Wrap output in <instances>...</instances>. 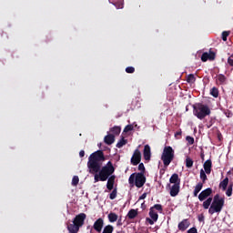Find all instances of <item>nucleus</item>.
Returning a JSON list of instances; mask_svg holds the SVG:
<instances>
[{
	"instance_id": "nucleus-1",
	"label": "nucleus",
	"mask_w": 233,
	"mask_h": 233,
	"mask_svg": "<svg viewBox=\"0 0 233 233\" xmlns=\"http://www.w3.org/2000/svg\"><path fill=\"white\" fill-rule=\"evenodd\" d=\"M105 153L103 150H97L92 153L88 157L87 167L90 174L99 173L100 181H106L114 172L116 168L111 161H108L102 168L103 161H105Z\"/></svg>"
},
{
	"instance_id": "nucleus-2",
	"label": "nucleus",
	"mask_w": 233,
	"mask_h": 233,
	"mask_svg": "<svg viewBox=\"0 0 233 233\" xmlns=\"http://www.w3.org/2000/svg\"><path fill=\"white\" fill-rule=\"evenodd\" d=\"M210 107L207 104L196 103L193 105V115L198 117V119H205L207 116H210Z\"/></svg>"
},
{
	"instance_id": "nucleus-3",
	"label": "nucleus",
	"mask_w": 233,
	"mask_h": 233,
	"mask_svg": "<svg viewBox=\"0 0 233 233\" xmlns=\"http://www.w3.org/2000/svg\"><path fill=\"white\" fill-rule=\"evenodd\" d=\"M85 219H86V214L80 213L76 215L73 220V224L67 226V230L70 233H78L79 228L85 225Z\"/></svg>"
},
{
	"instance_id": "nucleus-4",
	"label": "nucleus",
	"mask_w": 233,
	"mask_h": 233,
	"mask_svg": "<svg viewBox=\"0 0 233 233\" xmlns=\"http://www.w3.org/2000/svg\"><path fill=\"white\" fill-rule=\"evenodd\" d=\"M225 207V198H221L219 194H217L213 198V201L211 203V206L208 209V214H219L221 210H223V208Z\"/></svg>"
},
{
	"instance_id": "nucleus-5",
	"label": "nucleus",
	"mask_w": 233,
	"mask_h": 233,
	"mask_svg": "<svg viewBox=\"0 0 233 233\" xmlns=\"http://www.w3.org/2000/svg\"><path fill=\"white\" fill-rule=\"evenodd\" d=\"M129 185H135L137 188H141L147 183L145 173H133L128 178Z\"/></svg>"
},
{
	"instance_id": "nucleus-6",
	"label": "nucleus",
	"mask_w": 233,
	"mask_h": 233,
	"mask_svg": "<svg viewBox=\"0 0 233 233\" xmlns=\"http://www.w3.org/2000/svg\"><path fill=\"white\" fill-rule=\"evenodd\" d=\"M175 151L170 146H166L163 149L161 160L163 161L165 168L174 161Z\"/></svg>"
},
{
	"instance_id": "nucleus-7",
	"label": "nucleus",
	"mask_w": 233,
	"mask_h": 233,
	"mask_svg": "<svg viewBox=\"0 0 233 233\" xmlns=\"http://www.w3.org/2000/svg\"><path fill=\"white\" fill-rule=\"evenodd\" d=\"M149 217L151 218H146V221H147V223H149V225H154V223H156V221H157V219H159V215H157V212H156V210H154V208H150Z\"/></svg>"
},
{
	"instance_id": "nucleus-8",
	"label": "nucleus",
	"mask_w": 233,
	"mask_h": 233,
	"mask_svg": "<svg viewBox=\"0 0 233 233\" xmlns=\"http://www.w3.org/2000/svg\"><path fill=\"white\" fill-rule=\"evenodd\" d=\"M139 163H141V151H139V149H136L131 157V165L137 167Z\"/></svg>"
},
{
	"instance_id": "nucleus-9",
	"label": "nucleus",
	"mask_w": 233,
	"mask_h": 233,
	"mask_svg": "<svg viewBox=\"0 0 233 233\" xmlns=\"http://www.w3.org/2000/svg\"><path fill=\"white\" fill-rule=\"evenodd\" d=\"M212 192H213V190L211 187H208V188L202 190L198 195L199 201H205V199H208V198H210V196H212Z\"/></svg>"
},
{
	"instance_id": "nucleus-10",
	"label": "nucleus",
	"mask_w": 233,
	"mask_h": 233,
	"mask_svg": "<svg viewBox=\"0 0 233 233\" xmlns=\"http://www.w3.org/2000/svg\"><path fill=\"white\" fill-rule=\"evenodd\" d=\"M216 59V53L214 51L205 52L201 56V61L207 63V61H214Z\"/></svg>"
},
{
	"instance_id": "nucleus-11",
	"label": "nucleus",
	"mask_w": 233,
	"mask_h": 233,
	"mask_svg": "<svg viewBox=\"0 0 233 233\" xmlns=\"http://www.w3.org/2000/svg\"><path fill=\"white\" fill-rule=\"evenodd\" d=\"M188 227H190V221L188 218H185L178 223V230H181V232H185Z\"/></svg>"
},
{
	"instance_id": "nucleus-12",
	"label": "nucleus",
	"mask_w": 233,
	"mask_h": 233,
	"mask_svg": "<svg viewBox=\"0 0 233 233\" xmlns=\"http://www.w3.org/2000/svg\"><path fill=\"white\" fill-rule=\"evenodd\" d=\"M103 225H105V222L103 221V218H98L93 225V228L96 232H101L103 230Z\"/></svg>"
},
{
	"instance_id": "nucleus-13",
	"label": "nucleus",
	"mask_w": 233,
	"mask_h": 233,
	"mask_svg": "<svg viewBox=\"0 0 233 233\" xmlns=\"http://www.w3.org/2000/svg\"><path fill=\"white\" fill-rule=\"evenodd\" d=\"M180 185L181 184H174L171 187L170 192H169L171 198H176V196H177V194H179Z\"/></svg>"
},
{
	"instance_id": "nucleus-14",
	"label": "nucleus",
	"mask_w": 233,
	"mask_h": 233,
	"mask_svg": "<svg viewBox=\"0 0 233 233\" xmlns=\"http://www.w3.org/2000/svg\"><path fill=\"white\" fill-rule=\"evenodd\" d=\"M143 156H144V159L146 161H150V157L152 156L151 152H150V146L146 145L144 147V151H143Z\"/></svg>"
},
{
	"instance_id": "nucleus-15",
	"label": "nucleus",
	"mask_w": 233,
	"mask_h": 233,
	"mask_svg": "<svg viewBox=\"0 0 233 233\" xmlns=\"http://www.w3.org/2000/svg\"><path fill=\"white\" fill-rule=\"evenodd\" d=\"M169 183L173 185H181V178H179V175H177V173L173 174L169 178Z\"/></svg>"
},
{
	"instance_id": "nucleus-16",
	"label": "nucleus",
	"mask_w": 233,
	"mask_h": 233,
	"mask_svg": "<svg viewBox=\"0 0 233 233\" xmlns=\"http://www.w3.org/2000/svg\"><path fill=\"white\" fill-rule=\"evenodd\" d=\"M114 183H116V176L112 175L107 178V183H106L107 190H114Z\"/></svg>"
},
{
	"instance_id": "nucleus-17",
	"label": "nucleus",
	"mask_w": 233,
	"mask_h": 233,
	"mask_svg": "<svg viewBox=\"0 0 233 233\" xmlns=\"http://www.w3.org/2000/svg\"><path fill=\"white\" fill-rule=\"evenodd\" d=\"M109 3H111V5H114V6H116V8L117 9L124 8L125 5L124 0H109Z\"/></svg>"
},
{
	"instance_id": "nucleus-18",
	"label": "nucleus",
	"mask_w": 233,
	"mask_h": 233,
	"mask_svg": "<svg viewBox=\"0 0 233 233\" xmlns=\"http://www.w3.org/2000/svg\"><path fill=\"white\" fill-rule=\"evenodd\" d=\"M204 170H205L206 174H210V172H212V160L208 159L204 163Z\"/></svg>"
},
{
	"instance_id": "nucleus-19",
	"label": "nucleus",
	"mask_w": 233,
	"mask_h": 233,
	"mask_svg": "<svg viewBox=\"0 0 233 233\" xmlns=\"http://www.w3.org/2000/svg\"><path fill=\"white\" fill-rule=\"evenodd\" d=\"M116 141V137L112 134H109L105 137L104 142L106 145H113V143Z\"/></svg>"
},
{
	"instance_id": "nucleus-20",
	"label": "nucleus",
	"mask_w": 233,
	"mask_h": 233,
	"mask_svg": "<svg viewBox=\"0 0 233 233\" xmlns=\"http://www.w3.org/2000/svg\"><path fill=\"white\" fill-rule=\"evenodd\" d=\"M203 189V183L198 182L194 188L193 191V196L194 198H198V194H199L201 192V190Z\"/></svg>"
},
{
	"instance_id": "nucleus-21",
	"label": "nucleus",
	"mask_w": 233,
	"mask_h": 233,
	"mask_svg": "<svg viewBox=\"0 0 233 233\" xmlns=\"http://www.w3.org/2000/svg\"><path fill=\"white\" fill-rule=\"evenodd\" d=\"M210 205H212V197L206 198L202 204V207L205 208V210H208V208L211 207Z\"/></svg>"
},
{
	"instance_id": "nucleus-22",
	"label": "nucleus",
	"mask_w": 233,
	"mask_h": 233,
	"mask_svg": "<svg viewBox=\"0 0 233 233\" xmlns=\"http://www.w3.org/2000/svg\"><path fill=\"white\" fill-rule=\"evenodd\" d=\"M128 219H135L137 218V209H130L127 213Z\"/></svg>"
},
{
	"instance_id": "nucleus-23",
	"label": "nucleus",
	"mask_w": 233,
	"mask_h": 233,
	"mask_svg": "<svg viewBox=\"0 0 233 233\" xmlns=\"http://www.w3.org/2000/svg\"><path fill=\"white\" fill-rule=\"evenodd\" d=\"M217 81H218L219 85H225L227 82V76L223 74H219L217 76Z\"/></svg>"
},
{
	"instance_id": "nucleus-24",
	"label": "nucleus",
	"mask_w": 233,
	"mask_h": 233,
	"mask_svg": "<svg viewBox=\"0 0 233 233\" xmlns=\"http://www.w3.org/2000/svg\"><path fill=\"white\" fill-rule=\"evenodd\" d=\"M110 132L114 134L115 136H119L121 134V127L119 126H115L110 128Z\"/></svg>"
},
{
	"instance_id": "nucleus-25",
	"label": "nucleus",
	"mask_w": 233,
	"mask_h": 233,
	"mask_svg": "<svg viewBox=\"0 0 233 233\" xmlns=\"http://www.w3.org/2000/svg\"><path fill=\"white\" fill-rule=\"evenodd\" d=\"M227 187H228V177H226V178L219 183V187L222 188V190H227Z\"/></svg>"
},
{
	"instance_id": "nucleus-26",
	"label": "nucleus",
	"mask_w": 233,
	"mask_h": 233,
	"mask_svg": "<svg viewBox=\"0 0 233 233\" xmlns=\"http://www.w3.org/2000/svg\"><path fill=\"white\" fill-rule=\"evenodd\" d=\"M127 143H128V140L122 137V138L116 144V148H123Z\"/></svg>"
},
{
	"instance_id": "nucleus-27",
	"label": "nucleus",
	"mask_w": 233,
	"mask_h": 233,
	"mask_svg": "<svg viewBox=\"0 0 233 233\" xmlns=\"http://www.w3.org/2000/svg\"><path fill=\"white\" fill-rule=\"evenodd\" d=\"M186 167L187 168H192L194 167V160L190 157H186Z\"/></svg>"
},
{
	"instance_id": "nucleus-28",
	"label": "nucleus",
	"mask_w": 233,
	"mask_h": 233,
	"mask_svg": "<svg viewBox=\"0 0 233 233\" xmlns=\"http://www.w3.org/2000/svg\"><path fill=\"white\" fill-rule=\"evenodd\" d=\"M108 220L110 221V223H116V221H117V214L109 213L108 214Z\"/></svg>"
},
{
	"instance_id": "nucleus-29",
	"label": "nucleus",
	"mask_w": 233,
	"mask_h": 233,
	"mask_svg": "<svg viewBox=\"0 0 233 233\" xmlns=\"http://www.w3.org/2000/svg\"><path fill=\"white\" fill-rule=\"evenodd\" d=\"M200 179H202L201 183H203V185H205L207 179H208V177H207V172H205V170L203 169L200 170Z\"/></svg>"
},
{
	"instance_id": "nucleus-30",
	"label": "nucleus",
	"mask_w": 233,
	"mask_h": 233,
	"mask_svg": "<svg viewBox=\"0 0 233 233\" xmlns=\"http://www.w3.org/2000/svg\"><path fill=\"white\" fill-rule=\"evenodd\" d=\"M210 95H211L213 97H218V96H219V89H218V87H213V88L210 90Z\"/></svg>"
},
{
	"instance_id": "nucleus-31",
	"label": "nucleus",
	"mask_w": 233,
	"mask_h": 233,
	"mask_svg": "<svg viewBox=\"0 0 233 233\" xmlns=\"http://www.w3.org/2000/svg\"><path fill=\"white\" fill-rule=\"evenodd\" d=\"M114 232V227L112 225H107L104 228V230L102 233H112Z\"/></svg>"
},
{
	"instance_id": "nucleus-32",
	"label": "nucleus",
	"mask_w": 233,
	"mask_h": 233,
	"mask_svg": "<svg viewBox=\"0 0 233 233\" xmlns=\"http://www.w3.org/2000/svg\"><path fill=\"white\" fill-rule=\"evenodd\" d=\"M187 83H196V76L194 74H189L187 77Z\"/></svg>"
},
{
	"instance_id": "nucleus-33",
	"label": "nucleus",
	"mask_w": 233,
	"mask_h": 233,
	"mask_svg": "<svg viewBox=\"0 0 233 233\" xmlns=\"http://www.w3.org/2000/svg\"><path fill=\"white\" fill-rule=\"evenodd\" d=\"M151 208H153V210H157L160 214L163 212V206H161V204H156Z\"/></svg>"
},
{
	"instance_id": "nucleus-34",
	"label": "nucleus",
	"mask_w": 233,
	"mask_h": 233,
	"mask_svg": "<svg viewBox=\"0 0 233 233\" xmlns=\"http://www.w3.org/2000/svg\"><path fill=\"white\" fill-rule=\"evenodd\" d=\"M72 185H73V187H77V185H79V177H77V176L73 177Z\"/></svg>"
},
{
	"instance_id": "nucleus-35",
	"label": "nucleus",
	"mask_w": 233,
	"mask_h": 233,
	"mask_svg": "<svg viewBox=\"0 0 233 233\" xmlns=\"http://www.w3.org/2000/svg\"><path fill=\"white\" fill-rule=\"evenodd\" d=\"M116 198H117V188H114L109 195L110 199H116Z\"/></svg>"
},
{
	"instance_id": "nucleus-36",
	"label": "nucleus",
	"mask_w": 233,
	"mask_h": 233,
	"mask_svg": "<svg viewBox=\"0 0 233 233\" xmlns=\"http://www.w3.org/2000/svg\"><path fill=\"white\" fill-rule=\"evenodd\" d=\"M228 35H230V32L229 31L222 32V41H227V38L228 37Z\"/></svg>"
},
{
	"instance_id": "nucleus-37",
	"label": "nucleus",
	"mask_w": 233,
	"mask_h": 233,
	"mask_svg": "<svg viewBox=\"0 0 233 233\" xmlns=\"http://www.w3.org/2000/svg\"><path fill=\"white\" fill-rule=\"evenodd\" d=\"M226 196H228V198H230V196H232V184H230L226 191Z\"/></svg>"
},
{
	"instance_id": "nucleus-38",
	"label": "nucleus",
	"mask_w": 233,
	"mask_h": 233,
	"mask_svg": "<svg viewBox=\"0 0 233 233\" xmlns=\"http://www.w3.org/2000/svg\"><path fill=\"white\" fill-rule=\"evenodd\" d=\"M127 74H134L136 72V68L134 66H128L126 68Z\"/></svg>"
},
{
	"instance_id": "nucleus-39",
	"label": "nucleus",
	"mask_w": 233,
	"mask_h": 233,
	"mask_svg": "<svg viewBox=\"0 0 233 233\" xmlns=\"http://www.w3.org/2000/svg\"><path fill=\"white\" fill-rule=\"evenodd\" d=\"M132 130H134V126L132 125H127L126 126V127L124 128V132H132Z\"/></svg>"
},
{
	"instance_id": "nucleus-40",
	"label": "nucleus",
	"mask_w": 233,
	"mask_h": 233,
	"mask_svg": "<svg viewBox=\"0 0 233 233\" xmlns=\"http://www.w3.org/2000/svg\"><path fill=\"white\" fill-rule=\"evenodd\" d=\"M138 170L140 171V173L145 174V164L139 162Z\"/></svg>"
},
{
	"instance_id": "nucleus-41",
	"label": "nucleus",
	"mask_w": 233,
	"mask_h": 233,
	"mask_svg": "<svg viewBox=\"0 0 233 233\" xmlns=\"http://www.w3.org/2000/svg\"><path fill=\"white\" fill-rule=\"evenodd\" d=\"M186 140L187 141L188 145H194V137L187 136Z\"/></svg>"
},
{
	"instance_id": "nucleus-42",
	"label": "nucleus",
	"mask_w": 233,
	"mask_h": 233,
	"mask_svg": "<svg viewBox=\"0 0 233 233\" xmlns=\"http://www.w3.org/2000/svg\"><path fill=\"white\" fill-rule=\"evenodd\" d=\"M228 64L233 67V54L228 58Z\"/></svg>"
},
{
	"instance_id": "nucleus-43",
	"label": "nucleus",
	"mask_w": 233,
	"mask_h": 233,
	"mask_svg": "<svg viewBox=\"0 0 233 233\" xmlns=\"http://www.w3.org/2000/svg\"><path fill=\"white\" fill-rule=\"evenodd\" d=\"M181 134H182L181 130L177 131V132L175 133V137H176L177 139H179V138L181 137Z\"/></svg>"
},
{
	"instance_id": "nucleus-44",
	"label": "nucleus",
	"mask_w": 233,
	"mask_h": 233,
	"mask_svg": "<svg viewBox=\"0 0 233 233\" xmlns=\"http://www.w3.org/2000/svg\"><path fill=\"white\" fill-rule=\"evenodd\" d=\"M98 181H101V178L99 177V173L95 175V183H97Z\"/></svg>"
},
{
	"instance_id": "nucleus-45",
	"label": "nucleus",
	"mask_w": 233,
	"mask_h": 233,
	"mask_svg": "<svg viewBox=\"0 0 233 233\" xmlns=\"http://www.w3.org/2000/svg\"><path fill=\"white\" fill-rule=\"evenodd\" d=\"M225 115H226L228 117H232V116H233L232 112H230V111H228V110L225 112Z\"/></svg>"
},
{
	"instance_id": "nucleus-46",
	"label": "nucleus",
	"mask_w": 233,
	"mask_h": 233,
	"mask_svg": "<svg viewBox=\"0 0 233 233\" xmlns=\"http://www.w3.org/2000/svg\"><path fill=\"white\" fill-rule=\"evenodd\" d=\"M198 221L201 223V221H205V217L203 215L198 216Z\"/></svg>"
},
{
	"instance_id": "nucleus-47",
	"label": "nucleus",
	"mask_w": 233,
	"mask_h": 233,
	"mask_svg": "<svg viewBox=\"0 0 233 233\" xmlns=\"http://www.w3.org/2000/svg\"><path fill=\"white\" fill-rule=\"evenodd\" d=\"M147 198V193H144V194H142L140 197H139V200H141V199H146Z\"/></svg>"
},
{
	"instance_id": "nucleus-48",
	"label": "nucleus",
	"mask_w": 233,
	"mask_h": 233,
	"mask_svg": "<svg viewBox=\"0 0 233 233\" xmlns=\"http://www.w3.org/2000/svg\"><path fill=\"white\" fill-rule=\"evenodd\" d=\"M79 157H85V150H81V151L79 152Z\"/></svg>"
},
{
	"instance_id": "nucleus-49",
	"label": "nucleus",
	"mask_w": 233,
	"mask_h": 233,
	"mask_svg": "<svg viewBox=\"0 0 233 233\" xmlns=\"http://www.w3.org/2000/svg\"><path fill=\"white\" fill-rule=\"evenodd\" d=\"M166 170L167 169H165V168H161L159 171L160 176H163L165 174Z\"/></svg>"
},
{
	"instance_id": "nucleus-50",
	"label": "nucleus",
	"mask_w": 233,
	"mask_h": 233,
	"mask_svg": "<svg viewBox=\"0 0 233 233\" xmlns=\"http://www.w3.org/2000/svg\"><path fill=\"white\" fill-rule=\"evenodd\" d=\"M200 157H201L202 161H205V153L204 152H201Z\"/></svg>"
},
{
	"instance_id": "nucleus-51",
	"label": "nucleus",
	"mask_w": 233,
	"mask_h": 233,
	"mask_svg": "<svg viewBox=\"0 0 233 233\" xmlns=\"http://www.w3.org/2000/svg\"><path fill=\"white\" fill-rule=\"evenodd\" d=\"M167 187H170V184H167Z\"/></svg>"
}]
</instances>
